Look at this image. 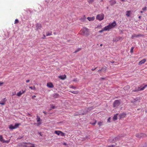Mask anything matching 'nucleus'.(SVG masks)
I'll list each match as a JSON object with an SVG mask.
<instances>
[{"instance_id": "nucleus-1", "label": "nucleus", "mask_w": 147, "mask_h": 147, "mask_svg": "<svg viewBox=\"0 0 147 147\" xmlns=\"http://www.w3.org/2000/svg\"><path fill=\"white\" fill-rule=\"evenodd\" d=\"M80 34L82 36H88L89 34V30L87 28L83 27L80 31Z\"/></svg>"}, {"instance_id": "nucleus-2", "label": "nucleus", "mask_w": 147, "mask_h": 147, "mask_svg": "<svg viewBox=\"0 0 147 147\" xmlns=\"http://www.w3.org/2000/svg\"><path fill=\"white\" fill-rule=\"evenodd\" d=\"M117 25L116 22L115 21H114L113 22L111 23H110L106 27V28L107 29V31L109 30L110 29L113 28L114 27L116 26Z\"/></svg>"}, {"instance_id": "nucleus-3", "label": "nucleus", "mask_w": 147, "mask_h": 147, "mask_svg": "<svg viewBox=\"0 0 147 147\" xmlns=\"http://www.w3.org/2000/svg\"><path fill=\"white\" fill-rule=\"evenodd\" d=\"M121 103V100H116L113 102V107L114 108H117Z\"/></svg>"}, {"instance_id": "nucleus-4", "label": "nucleus", "mask_w": 147, "mask_h": 147, "mask_svg": "<svg viewBox=\"0 0 147 147\" xmlns=\"http://www.w3.org/2000/svg\"><path fill=\"white\" fill-rule=\"evenodd\" d=\"M104 17V15L103 13L98 14L96 17V19L99 21H101L103 20Z\"/></svg>"}, {"instance_id": "nucleus-5", "label": "nucleus", "mask_w": 147, "mask_h": 147, "mask_svg": "<svg viewBox=\"0 0 147 147\" xmlns=\"http://www.w3.org/2000/svg\"><path fill=\"white\" fill-rule=\"evenodd\" d=\"M147 86V84L145 85L144 86L142 87L141 86V87H138L137 89H136L135 90H133V91H134V92H137L139 91L140 90H143Z\"/></svg>"}, {"instance_id": "nucleus-6", "label": "nucleus", "mask_w": 147, "mask_h": 147, "mask_svg": "<svg viewBox=\"0 0 147 147\" xmlns=\"http://www.w3.org/2000/svg\"><path fill=\"white\" fill-rule=\"evenodd\" d=\"M19 125V124L18 123L16 124L14 126L11 125L9 126V128L10 129H13L18 128Z\"/></svg>"}, {"instance_id": "nucleus-7", "label": "nucleus", "mask_w": 147, "mask_h": 147, "mask_svg": "<svg viewBox=\"0 0 147 147\" xmlns=\"http://www.w3.org/2000/svg\"><path fill=\"white\" fill-rule=\"evenodd\" d=\"M26 92V90H22V91H20L18 92L16 94L17 95L18 97H20L21 95L24 94Z\"/></svg>"}, {"instance_id": "nucleus-8", "label": "nucleus", "mask_w": 147, "mask_h": 147, "mask_svg": "<svg viewBox=\"0 0 147 147\" xmlns=\"http://www.w3.org/2000/svg\"><path fill=\"white\" fill-rule=\"evenodd\" d=\"M126 116V114L125 113H122L120 114L119 115V117L120 119L124 118Z\"/></svg>"}, {"instance_id": "nucleus-9", "label": "nucleus", "mask_w": 147, "mask_h": 147, "mask_svg": "<svg viewBox=\"0 0 147 147\" xmlns=\"http://www.w3.org/2000/svg\"><path fill=\"white\" fill-rule=\"evenodd\" d=\"M6 101V98H4L2 99L0 101V104L3 105H5Z\"/></svg>"}, {"instance_id": "nucleus-10", "label": "nucleus", "mask_w": 147, "mask_h": 147, "mask_svg": "<svg viewBox=\"0 0 147 147\" xmlns=\"http://www.w3.org/2000/svg\"><path fill=\"white\" fill-rule=\"evenodd\" d=\"M36 30H38V29H41V28L42 27V26L41 24L39 23H37L36 24Z\"/></svg>"}, {"instance_id": "nucleus-11", "label": "nucleus", "mask_w": 147, "mask_h": 147, "mask_svg": "<svg viewBox=\"0 0 147 147\" xmlns=\"http://www.w3.org/2000/svg\"><path fill=\"white\" fill-rule=\"evenodd\" d=\"M47 86L50 88H53L54 87L53 84L51 82H49L47 83Z\"/></svg>"}, {"instance_id": "nucleus-12", "label": "nucleus", "mask_w": 147, "mask_h": 147, "mask_svg": "<svg viewBox=\"0 0 147 147\" xmlns=\"http://www.w3.org/2000/svg\"><path fill=\"white\" fill-rule=\"evenodd\" d=\"M143 35L141 34H139L136 35V34H134L133 35L131 36V38H136L140 36H143Z\"/></svg>"}, {"instance_id": "nucleus-13", "label": "nucleus", "mask_w": 147, "mask_h": 147, "mask_svg": "<svg viewBox=\"0 0 147 147\" xmlns=\"http://www.w3.org/2000/svg\"><path fill=\"white\" fill-rule=\"evenodd\" d=\"M59 78L61 80H64L66 78V76L65 75L60 76L59 77Z\"/></svg>"}, {"instance_id": "nucleus-14", "label": "nucleus", "mask_w": 147, "mask_h": 147, "mask_svg": "<svg viewBox=\"0 0 147 147\" xmlns=\"http://www.w3.org/2000/svg\"><path fill=\"white\" fill-rule=\"evenodd\" d=\"M118 113H117L113 117V121H115L117 119V116L118 115Z\"/></svg>"}, {"instance_id": "nucleus-15", "label": "nucleus", "mask_w": 147, "mask_h": 147, "mask_svg": "<svg viewBox=\"0 0 147 147\" xmlns=\"http://www.w3.org/2000/svg\"><path fill=\"white\" fill-rule=\"evenodd\" d=\"M131 13V11H127L126 12V15L127 17L130 16Z\"/></svg>"}, {"instance_id": "nucleus-16", "label": "nucleus", "mask_w": 147, "mask_h": 147, "mask_svg": "<svg viewBox=\"0 0 147 147\" xmlns=\"http://www.w3.org/2000/svg\"><path fill=\"white\" fill-rule=\"evenodd\" d=\"M146 61V60L145 59H142L139 62L138 64L139 65H141L144 63Z\"/></svg>"}, {"instance_id": "nucleus-17", "label": "nucleus", "mask_w": 147, "mask_h": 147, "mask_svg": "<svg viewBox=\"0 0 147 147\" xmlns=\"http://www.w3.org/2000/svg\"><path fill=\"white\" fill-rule=\"evenodd\" d=\"M36 119L37 120V122H38V125H40L41 124V123L39 122V121H40L41 119H40V117L38 115L37 116V119Z\"/></svg>"}, {"instance_id": "nucleus-18", "label": "nucleus", "mask_w": 147, "mask_h": 147, "mask_svg": "<svg viewBox=\"0 0 147 147\" xmlns=\"http://www.w3.org/2000/svg\"><path fill=\"white\" fill-rule=\"evenodd\" d=\"M94 19H95V17H88L87 18V19L89 21H93L94 20Z\"/></svg>"}, {"instance_id": "nucleus-19", "label": "nucleus", "mask_w": 147, "mask_h": 147, "mask_svg": "<svg viewBox=\"0 0 147 147\" xmlns=\"http://www.w3.org/2000/svg\"><path fill=\"white\" fill-rule=\"evenodd\" d=\"M110 3L111 5H113L116 3V2L114 0H112L110 1Z\"/></svg>"}, {"instance_id": "nucleus-20", "label": "nucleus", "mask_w": 147, "mask_h": 147, "mask_svg": "<svg viewBox=\"0 0 147 147\" xmlns=\"http://www.w3.org/2000/svg\"><path fill=\"white\" fill-rule=\"evenodd\" d=\"M107 31V29L106 28L105 26L103 29L101 30H100L99 32V33H101L104 31Z\"/></svg>"}, {"instance_id": "nucleus-21", "label": "nucleus", "mask_w": 147, "mask_h": 147, "mask_svg": "<svg viewBox=\"0 0 147 147\" xmlns=\"http://www.w3.org/2000/svg\"><path fill=\"white\" fill-rule=\"evenodd\" d=\"M69 92L74 94H78L79 93L78 91H69Z\"/></svg>"}, {"instance_id": "nucleus-22", "label": "nucleus", "mask_w": 147, "mask_h": 147, "mask_svg": "<svg viewBox=\"0 0 147 147\" xmlns=\"http://www.w3.org/2000/svg\"><path fill=\"white\" fill-rule=\"evenodd\" d=\"M107 67L105 66H104L101 69L102 71L105 72L107 70Z\"/></svg>"}, {"instance_id": "nucleus-23", "label": "nucleus", "mask_w": 147, "mask_h": 147, "mask_svg": "<svg viewBox=\"0 0 147 147\" xmlns=\"http://www.w3.org/2000/svg\"><path fill=\"white\" fill-rule=\"evenodd\" d=\"M59 96V94H54L53 95V97L55 98H58Z\"/></svg>"}, {"instance_id": "nucleus-24", "label": "nucleus", "mask_w": 147, "mask_h": 147, "mask_svg": "<svg viewBox=\"0 0 147 147\" xmlns=\"http://www.w3.org/2000/svg\"><path fill=\"white\" fill-rule=\"evenodd\" d=\"M130 88V86L129 85H127L126 86H125L124 88V89L125 90H128V89H129Z\"/></svg>"}, {"instance_id": "nucleus-25", "label": "nucleus", "mask_w": 147, "mask_h": 147, "mask_svg": "<svg viewBox=\"0 0 147 147\" xmlns=\"http://www.w3.org/2000/svg\"><path fill=\"white\" fill-rule=\"evenodd\" d=\"M52 32H46V36H51L52 35Z\"/></svg>"}, {"instance_id": "nucleus-26", "label": "nucleus", "mask_w": 147, "mask_h": 147, "mask_svg": "<svg viewBox=\"0 0 147 147\" xmlns=\"http://www.w3.org/2000/svg\"><path fill=\"white\" fill-rule=\"evenodd\" d=\"M81 21L82 22H84L86 21V18L84 17L83 18H81L80 19Z\"/></svg>"}, {"instance_id": "nucleus-27", "label": "nucleus", "mask_w": 147, "mask_h": 147, "mask_svg": "<svg viewBox=\"0 0 147 147\" xmlns=\"http://www.w3.org/2000/svg\"><path fill=\"white\" fill-rule=\"evenodd\" d=\"M60 131H55V133L58 135H59L60 134Z\"/></svg>"}, {"instance_id": "nucleus-28", "label": "nucleus", "mask_w": 147, "mask_h": 147, "mask_svg": "<svg viewBox=\"0 0 147 147\" xmlns=\"http://www.w3.org/2000/svg\"><path fill=\"white\" fill-rule=\"evenodd\" d=\"M88 2L89 3H92L94 1V0H87Z\"/></svg>"}, {"instance_id": "nucleus-29", "label": "nucleus", "mask_w": 147, "mask_h": 147, "mask_svg": "<svg viewBox=\"0 0 147 147\" xmlns=\"http://www.w3.org/2000/svg\"><path fill=\"white\" fill-rule=\"evenodd\" d=\"M28 145H31V146H30L28 147H35L34 145V144H32L30 143H27Z\"/></svg>"}, {"instance_id": "nucleus-30", "label": "nucleus", "mask_w": 147, "mask_h": 147, "mask_svg": "<svg viewBox=\"0 0 147 147\" xmlns=\"http://www.w3.org/2000/svg\"><path fill=\"white\" fill-rule=\"evenodd\" d=\"M0 140L1 142H3L4 140L2 136L1 135L0 136Z\"/></svg>"}, {"instance_id": "nucleus-31", "label": "nucleus", "mask_w": 147, "mask_h": 147, "mask_svg": "<svg viewBox=\"0 0 147 147\" xmlns=\"http://www.w3.org/2000/svg\"><path fill=\"white\" fill-rule=\"evenodd\" d=\"M103 122H99L98 123V125L100 126L102 125Z\"/></svg>"}, {"instance_id": "nucleus-32", "label": "nucleus", "mask_w": 147, "mask_h": 147, "mask_svg": "<svg viewBox=\"0 0 147 147\" xmlns=\"http://www.w3.org/2000/svg\"><path fill=\"white\" fill-rule=\"evenodd\" d=\"M60 135L61 136H65V134L64 133H63L61 131H60Z\"/></svg>"}, {"instance_id": "nucleus-33", "label": "nucleus", "mask_w": 147, "mask_h": 147, "mask_svg": "<svg viewBox=\"0 0 147 147\" xmlns=\"http://www.w3.org/2000/svg\"><path fill=\"white\" fill-rule=\"evenodd\" d=\"M19 21L18 19H16L15 21L14 24H16L18 23Z\"/></svg>"}, {"instance_id": "nucleus-34", "label": "nucleus", "mask_w": 147, "mask_h": 147, "mask_svg": "<svg viewBox=\"0 0 147 147\" xmlns=\"http://www.w3.org/2000/svg\"><path fill=\"white\" fill-rule=\"evenodd\" d=\"M134 47H132L131 48V50H130V52L131 53H132L133 52V50H134Z\"/></svg>"}, {"instance_id": "nucleus-35", "label": "nucleus", "mask_w": 147, "mask_h": 147, "mask_svg": "<svg viewBox=\"0 0 147 147\" xmlns=\"http://www.w3.org/2000/svg\"><path fill=\"white\" fill-rule=\"evenodd\" d=\"M147 7H143L142 9V10L144 11H146V10Z\"/></svg>"}, {"instance_id": "nucleus-36", "label": "nucleus", "mask_w": 147, "mask_h": 147, "mask_svg": "<svg viewBox=\"0 0 147 147\" xmlns=\"http://www.w3.org/2000/svg\"><path fill=\"white\" fill-rule=\"evenodd\" d=\"M9 140H4L3 142L8 143H9Z\"/></svg>"}, {"instance_id": "nucleus-37", "label": "nucleus", "mask_w": 147, "mask_h": 147, "mask_svg": "<svg viewBox=\"0 0 147 147\" xmlns=\"http://www.w3.org/2000/svg\"><path fill=\"white\" fill-rule=\"evenodd\" d=\"M51 108L52 109H54L55 108V106L53 105H51Z\"/></svg>"}, {"instance_id": "nucleus-38", "label": "nucleus", "mask_w": 147, "mask_h": 147, "mask_svg": "<svg viewBox=\"0 0 147 147\" xmlns=\"http://www.w3.org/2000/svg\"><path fill=\"white\" fill-rule=\"evenodd\" d=\"M70 88H73V89H76V87L74 86H71L70 87Z\"/></svg>"}, {"instance_id": "nucleus-39", "label": "nucleus", "mask_w": 147, "mask_h": 147, "mask_svg": "<svg viewBox=\"0 0 147 147\" xmlns=\"http://www.w3.org/2000/svg\"><path fill=\"white\" fill-rule=\"evenodd\" d=\"M96 120H94V123H90L92 125H95L96 124Z\"/></svg>"}, {"instance_id": "nucleus-40", "label": "nucleus", "mask_w": 147, "mask_h": 147, "mask_svg": "<svg viewBox=\"0 0 147 147\" xmlns=\"http://www.w3.org/2000/svg\"><path fill=\"white\" fill-rule=\"evenodd\" d=\"M3 84V82H1L0 81V86H2Z\"/></svg>"}, {"instance_id": "nucleus-41", "label": "nucleus", "mask_w": 147, "mask_h": 147, "mask_svg": "<svg viewBox=\"0 0 147 147\" xmlns=\"http://www.w3.org/2000/svg\"><path fill=\"white\" fill-rule=\"evenodd\" d=\"M43 35L44 36L43 37H42V39H45V38L46 36H45V35L44 34H43Z\"/></svg>"}, {"instance_id": "nucleus-42", "label": "nucleus", "mask_w": 147, "mask_h": 147, "mask_svg": "<svg viewBox=\"0 0 147 147\" xmlns=\"http://www.w3.org/2000/svg\"><path fill=\"white\" fill-rule=\"evenodd\" d=\"M16 94V92H13L12 93V96H14Z\"/></svg>"}, {"instance_id": "nucleus-43", "label": "nucleus", "mask_w": 147, "mask_h": 147, "mask_svg": "<svg viewBox=\"0 0 147 147\" xmlns=\"http://www.w3.org/2000/svg\"><path fill=\"white\" fill-rule=\"evenodd\" d=\"M102 71V69H99V70H98V72H99V73H100V72H101V71Z\"/></svg>"}, {"instance_id": "nucleus-44", "label": "nucleus", "mask_w": 147, "mask_h": 147, "mask_svg": "<svg viewBox=\"0 0 147 147\" xmlns=\"http://www.w3.org/2000/svg\"><path fill=\"white\" fill-rule=\"evenodd\" d=\"M33 90H36V88L35 87V86H34L33 87Z\"/></svg>"}, {"instance_id": "nucleus-45", "label": "nucleus", "mask_w": 147, "mask_h": 147, "mask_svg": "<svg viewBox=\"0 0 147 147\" xmlns=\"http://www.w3.org/2000/svg\"><path fill=\"white\" fill-rule=\"evenodd\" d=\"M36 96H35V95H34V96H32V98H33H33H34L35 97H36Z\"/></svg>"}, {"instance_id": "nucleus-46", "label": "nucleus", "mask_w": 147, "mask_h": 147, "mask_svg": "<svg viewBox=\"0 0 147 147\" xmlns=\"http://www.w3.org/2000/svg\"><path fill=\"white\" fill-rule=\"evenodd\" d=\"M110 117L109 118V119H108V122H110Z\"/></svg>"}, {"instance_id": "nucleus-47", "label": "nucleus", "mask_w": 147, "mask_h": 147, "mask_svg": "<svg viewBox=\"0 0 147 147\" xmlns=\"http://www.w3.org/2000/svg\"><path fill=\"white\" fill-rule=\"evenodd\" d=\"M29 88L31 89L32 90H33V87L32 86H30L29 87Z\"/></svg>"}, {"instance_id": "nucleus-48", "label": "nucleus", "mask_w": 147, "mask_h": 147, "mask_svg": "<svg viewBox=\"0 0 147 147\" xmlns=\"http://www.w3.org/2000/svg\"><path fill=\"white\" fill-rule=\"evenodd\" d=\"M30 80H26V82H27V83H28V82H30Z\"/></svg>"}, {"instance_id": "nucleus-49", "label": "nucleus", "mask_w": 147, "mask_h": 147, "mask_svg": "<svg viewBox=\"0 0 147 147\" xmlns=\"http://www.w3.org/2000/svg\"><path fill=\"white\" fill-rule=\"evenodd\" d=\"M107 147H113V145L110 146H107Z\"/></svg>"}, {"instance_id": "nucleus-50", "label": "nucleus", "mask_w": 147, "mask_h": 147, "mask_svg": "<svg viewBox=\"0 0 147 147\" xmlns=\"http://www.w3.org/2000/svg\"><path fill=\"white\" fill-rule=\"evenodd\" d=\"M141 135V136H142L143 135H144V134H143V133H140V134Z\"/></svg>"}, {"instance_id": "nucleus-51", "label": "nucleus", "mask_w": 147, "mask_h": 147, "mask_svg": "<svg viewBox=\"0 0 147 147\" xmlns=\"http://www.w3.org/2000/svg\"><path fill=\"white\" fill-rule=\"evenodd\" d=\"M96 68H97V67H96V68H95V69H92V71H94V70H95V69Z\"/></svg>"}, {"instance_id": "nucleus-52", "label": "nucleus", "mask_w": 147, "mask_h": 147, "mask_svg": "<svg viewBox=\"0 0 147 147\" xmlns=\"http://www.w3.org/2000/svg\"><path fill=\"white\" fill-rule=\"evenodd\" d=\"M43 113H44L45 115L47 114L44 111H43Z\"/></svg>"}, {"instance_id": "nucleus-53", "label": "nucleus", "mask_w": 147, "mask_h": 147, "mask_svg": "<svg viewBox=\"0 0 147 147\" xmlns=\"http://www.w3.org/2000/svg\"><path fill=\"white\" fill-rule=\"evenodd\" d=\"M141 16H140L139 17H138L139 18V19H141Z\"/></svg>"}, {"instance_id": "nucleus-54", "label": "nucleus", "mask_w": 147, "mask_h": 147, "mask_svg": "<svg viewBox=\"0 0 147 147\" xmlns=\"http://www.w3.org/2000/svg\"><path fill=\"white\" fill-rule=\"evenodd\" d=\"M28 115L29 116H31V115L30 114H28Z\"/></svg>"}, {"instance_id": "nucleus-55", "label": "nucleus", "mask_w": 147, "mask_h": 147, "mask_svg": "<svg viewBox=\"0 0 147 147\" xmlns=\"http://www.w3.org/2000/svg\"><path fill=\"white\" fill-rule=\"evenodd\" d=\"M111 63H114V61H112L111 62Z\"/></svg>"}, {"instance_id": "nucleus-56", "label": "nucleus", "mask_w": 147, "mask_h": 147, "mask_svg": "<svg viewBox=\"0 0 147 147\" xmlns=\"http://www.w3.org/2000/svg\"><path fill=\"white\" fill-rule=\"evenodd\" d=\"M101 79H102V80L105 79V78H101Z\"/></svg>"}, {"instance_id": "nucleus-57", "label": "nucleus", "mask_w": 147, "mask_h": 147, "mask_svg": "<svg viewBox=\"0 0 147 147\" xmlns=\"http://www.w3.org/2000/svg\"><path fill=\"white\" fill-rule=\"evenodd\" d=\"M63 144L65 145L67 144L66 143H64Z\"/></svg>"}, {"instance_id": "nucleus-58", "label": "nucleus", "mask_w": 147, "mask_h": 147, "mask_svg": "<svg viewBox=\"0 0 147 147\" xmlns=\"http://www.w3.org/2000/svg\"><path fill=\"white\" fill-rule=\"evenodd\" d=\"M78 51H75V53H76Z\"/></svg>"}, {"instance_id": "nucleus-59", "label": "nucleus", "mask_w": 147, "mask_h": 147, "mask_svg": "<svg viewBox=\"0 0 147 147\" xmlns=\"http://www.w3.org/2000/svg\"><path fill=\"white\" fill-rule=\"evenodd\" d=\"M100 46H102V44H101L100 45Z\"/></svg>"}, {"instance_id": "nucleus-60", "label": "nucleus", "mask_w": 147, "mask_h": 147, "mask_svg": "<svg viewBox=\"0 0 147 147\" xmlns=\"http://www.w3.org/2000/svg\"><path fill=\"white\" fill-rule=\"evenodd\" d=\"M143 12L142 11H140V13H142Z\"/></svg>"}, {"instance_id": "nucleus-61", "label": "nucleus", "mask_w": 147, "mask_h": 147, "mask_svg": "<svg viewBox=\"0 0 147 147\" xmlns=\"http://www.w3.org/2000/svg\"><path fill=\"white\" fill-rule=\"evenodd\" d=\"M120 0L121 1H124V0Z\"/></svg>"}, {"instance_id": "nucleus-62", "label": "nucleus", "mask_w": 147, "mask_h": 147, "mask_svg": "<svg viewBox=\"0 0 147 147\" xmlns=\"http://www.w3.org/2000/svg\"><path fill=\"white\" fill-rule=\"evenodd\" d=\"M54 34H56V33H55V32H54Z\"/></svg>"}, {"instance_id": "nucleus-63", "label": "nucleus", "mask_w": 147, "mask_h": 147, "mask_svg": "<svg viewBox=\"0 0 147 147\" xmlns=\"http://www.w3.org/2000/svg\"><path fill=\"white\" fill-rule=\"evenodd\" d=\"M75 80V79H74V80H73V81H76V80Z\"/></svg>"}, {"instance_id": "nucleus-64", "label": "nucleus", "mask_w": 147, "mask_h": 147, "mask_svg": "<svg viewBox=\"0 0 147 147\" xmlns=\"http://www.w3.org/2000/svg\"><path fill=\"white\" fill-rule=\"evenodd\" d=\"M117 138H117V137H116V138H116V139H117Z\"/></svg>"}]
</instances>
